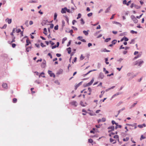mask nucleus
<instances>
[{
  "label": "nucleus",
  "instance_id": "1",
  "mask_svg": "<svg viewBox=\"0 0 146 146\" xmlns=\"http://www.w3.org/2000/svg\"><path fill=\"white\" fill-rule=\"evenodd\" d=\"M94 80V78H93L90 82L88 83L85 84H84V86L85 87H87L90 86L92 84V83L93 82Z\"/></svg>",
  "mask_w": 146,
  "mask_h": 146
},
{
  "label": "nucleus",
  "instance_id": "2",
  "mask_svg": "<svg viewBox=\"0 0 146 146\" xmlns=\"http://www.w3.org/2000/svg\"><path fill=\"white\" fill-rule=\"evenodd\" d=\"M131 19L134 22L136 23H137L138 22V20L136 19V18L134 15H131Z\"/></svg>",
  "mask_w": 146,
  "mask_h": 146
},
{
  "label": "nucleus",
  "instance_id": "3",
  "mask_svg": "<svg viewBox=\"0 0 146 146\" xmlns=\"http://www.w3.org/2000/svg\"><path fill=\"white\" fill-rule=\"evenodd\" d=\"M70 104L72 106H74L75 107H76L78 105L77 102L75 101H72L70 103Z\"/></svg>",
  "mask_w": 146,
  "mask_h": 146
},
{
  "label": "nucleus",
  "instance_id": "4",
  "mask_svg": "<svg viewBox=\"0 0 146 146\" xmlns=\"http://www.w3.org/2000/svg\"><path fill=\"white\" fill-rule=\"evenodd\" d=\"M144 62L143 60H140V61H137L135 62V65H136L138 64L139 66H141V64H142Z\"/></svg>",
  "mask_w": 146,
  "mask_h": 146
},
{
  "label": "nucleus",
  "instance_id": "5",
  "mask_svg": "<svg viewBox=\"0 0 146 146\" xmlns=\"http://www.w3.org/2000/svg\"><path fill=\"white\" fill-rule=\"evenodd\" d=\"M126 125H127V126H131L132 127H134V129H136L137 127V123H134L132 124L127 123V124H126Z\"/></svg>",
  "mask_w": 146,
  "mask_h": 146
},
{
  "label": "nucleus",
  "instance_id": "6",
  "mask_svg": "<svg viewBox=\"0 0 146 146\" xmlns=\"http://www.w3.org/2000/svg\"><path fill=\"white\" fill-rule=\"evenodd\" d=\"M48 73L51 77H53L54 78L55 77V75L54 73H52L51 71L48 70Z\"/></svg>",
  "mask_w": 146,
  "mask_h": 146
},
{
  "label": "nucleus",
  "instance_id": "7",
  "mask_svg": "<svg viewBox=\"0 0 146 146\" xmlns=\"http://www.w3.org/2000/svg\"><path fill=\"white\" fill-rule=\"evenodd\" d=\"M114 127L113 126H111L110 127H109L108 128V129H111V130H109L108 131V132L110 133L111 132V131H113L114 129Z\"/></svg>",
  "mask_w": 146,
  "mask_h": 146
},
{
  "label": "nucleus",
  "instance_id": "8",
  "mask_svg": "<svg viewBox=\"0 0 146 146\" xmlns=\"http://www.w3.org/2000/svg\"><path fill=\"white\" fill-rule=\"evenodd\" d=\"M48 22L47 20H45L43 21L41 24L42 26L44 25H46L48 24Z\"/></svg>",
  "mask_w": 146,
  "mask_h": 146
},
{
  "label": "nucleus",
  "instance_id": "9",
  "mask_svg": "<svg viewBox=\"0 0 146 146\" xmlns=\"http://www.w3.org/2000/svg\"><path fill=\"white\" fill-rule=\"evenodd\" d=\"M66 10H67V9L66 7L62 8L61 11V13L63 14L65 13H66Z\"/></svg>",
  "mask_w": 146,
  "mask_h": 146
},
{
  "label": "nucleus",
  "instance_id": "10",
  "mask_svg": "<svg viewBox=\"0 0 146 146\" xmlns=\"http://www.w3.org/2000/svg\"><path fill=\"white\" fill-rule=\"evenodd\" d=\"M80 104L82 106L85 107L87 105V104L86 102L84 103L83 102L81 101L80 102Z\"/></svg>",
  "mask_w": 146,
  "mask_h": 146
},
{
  "label": "nucleus",
  "instance_id": "11",
  "mask_svg": "<svg viewBox=\"0 0 146 146\" xmlns=\"http://www.w3.org/2000/svg\"><path fill=\"white\" fill-rule=\"evenodd\" d=\"M110 141L113 144H115L116 142V139H113L111 138H110Z\"/></svg>",
  "mask_w": 146,
  "mask_h": 146
},
{
  "label": "nucleus",
  "instance_id": "12",
  "mask_svg": "<svg viewBox=\"0 0 146 146\" xmlns=\"http://www.w3.org/2000/svg\"><path fill=\"white\" fill-rule=\"evenodd\" d=\"M111 123L113 125H114V124H115L116 125V126L115 127V128L116 129L118 128V123H116L115 121L113 120H112L111 121Z\"/></svg>",
  "mask_w": 146,
  "mask_h": 146
},
{
  "label": "nucleus",
  "instance_id": "13",
  "mask_svg": "<svg viewBox=\"0 0 146 146\" xmlns=\"http://www.w3.org/2000/svg\"><path fill=\"white\" fill-rule=\"evenodd\" d=\"M113 24H115L118 25H119V26L120 27H121L122 26L121 24H120L119 22H116L115 21H114L113 22Z\"/></svg>",
  "mask_w": 146,
  "mask_h": 146
},
{
  "label": "nucleus",
  "instance_id": "14",
  "mask_svg": "<svg viewBox=\"0 0 146 146\" xmlns=\"http://www.w3.org/2000/svg\"><path fill=\"white\" fill-rule=\"evenodd\" d=\"M2 86L4 88L7 89V85L6 83H3L2 85Z\"/></svg>",
  "mask_w": 146,
  "mask_h": 146
},
{
  "label": "nucleus",
  "instance_id": "15",
  "mask_svg": "<svg viewBox=\"0 0 146 146\" xmlns=\"http://www.w3.org/2000/svg\"><path fill=\"white\" fill-rule=\"evenodd\" d=\"M119 136L117 135H115L113 137V138L115 139L116 140L117 139L118 141H119Z\"/></svg>",
  "mask_w": 146,
  "mask_h": 146
},
{
  "label": "nucleus",
  "instance_id": "16",
  "mask_svg": "<svg viewBox=\"0 0 146 146\" xmlns=\"http://www.w3.org/2000/svg\"><path fill=\"white\" fill-rule=\"evenodd\" d=\"M26 46H28L29 44H30L31 43V42L28 39H27L26 40Z\"/></svg>",
  "mask_w": 146,
  "mask_h": 146
},
{
  "label": "nucleus",
  "instance_id": "17",
  "mask_svg": "<svg viewBox=\"0 0 146 146\" xmlns=\"http://www.w3.org/2000/svg\"><path fill=\"white\" fill-rule=\"evenodd\" d=\"M46 62L44 61V62H43L42 63L41 65V66L43 68H44L46 66Z\"/></svg>",
  "mask_w": 146,
  "mask_h": 146
},
{
  "label": "nucleus",
  "instance_id": "18",
  "mask_svg": "<svg viewBox=\"0 0 146 146\" xmlns=\"http://www.w3.org/2000/svg\"><path fill=\"white\" fill-rule=\"evenodd\" d=\"M31 46H29V47H26V51L27 52H29L30 50H31Z\"/></svg>",
  "mask_w": 146,
  "mask_h": 146
},
{
  "label": "nucleus",
  "instance_id": "19",
  "mask_svg": "<svg viewBox=\"0 0 146 146\" xmlns=\"http://www.w3.org/2000/svg\"><path fill=\"white\" fill-rule=\"evenodd\" d=\"M47 29H46V28H44V32H43V33L45 35H47Z\"/></svg>",
  "mask_w": 146,
  "mask_h": 146
},
{
  "label": "nucleus",
  "instance_id": "20",
  "mask_svg": "<svg viewBox=\"0 0 146 146\" xmlns=\"http://www.w3.org/2000/svg\"><path fill=\"white\" fill-rule=\"evenodd\" d=\"M81 84V82L79 83L78 84L76 85L75 86V89L76 90L77 89V88Z\"/></svg>",
  "mask_w": 146,
  "mask_h": 146
},
{
  "label": "nucleus",
  "instance_id": "21",
  "mask_svg": "<svg viewBox=\"0 0 146 146\" xmlns=\"http://www.w3.org/2000/svg\"><path fill=\"white\" fill-rule=\"evenodd\" d=\"M129 139V138L128 137H126L125 138H124L123 139V141H128Z\"/></svg>",
  "mask_w": 146,
  "mask_h": 146
},
{
  "label": "nucleus",
  "instance_id": "22",
  "mask_svg": "<svg viewBox=\"0 0 146 146\" xmlns=\"http://www.w3.org/2000/svg\"><path fill=\"white\" fill-rule=\"evenodd\" d=\"M67 50L68 52V53L69 54H70L71 52V48L70 47H69L67 49Z\"/></svg>",
  "mask_w": 146,
  "mask_h": 146
},
{
  "label": "nucleus",
  "instance_id": "23",
  "mask_svg": "<svg viewBox=\"0 0 146 146\" xmlns=\"http://www.w3.org/2000/svg\"><path fill=\"white\" fill-rule=\"evenodd\" d=\"M101 51L102 52H110V50H107L106 48H104V49H103V50H102Z\"/></svg>",
  "mask_w": 146,
  "mask_h": 146
},
{
  "label": "nucleus",
  "instance_id": "24",
  "mask_svg": "<svg viewBox=\"0 0 146 146\" xmlns=\"http://www.w3.org/2000/svg\"><path fill=\"white\" fill-rule=\"evenodd\" d=\"M7 20V21L8 22V23L9 24H10L11 23V21H12L11 19H6V21Z\"/></svg>",
  "mask_w": 146,
  "mask_h": 146
},
{
  "label": "nucleus",
  "instance_id": "25",
  "mask_svg": "<svg viewBox=\"0 0 146 146\" xmlns=\"http://www.w3.org/2000/svg\"><path fill=\"white\" fill-rule=\"evenodd\" d=\"M110 7H108L106 10L105 12L107 13L109 12V11L110 10Z\"/></svg>",
  "mask_w": 146,
  "mask_h": 146
},
{
  "label": "nucleus",
  "instance_id": "26",
  "mask_svg": "<svg viewBox=\"0 0 146 146\" xmlns=\"http://www.w3.org/2000/svg\"><path fill=\"white\" fill-rule=\"evenodd\" d=\"M17 100L16 98H14L13 99V103H15L17 102Z\"/></svg>",
  "mask_w": 146,
  "mask_h": 146
},
{
  "label": "nucleus",
  "instance_id": "27",
  "mask_svg": "<svg viewBox=\"0 0 146 146\" xmlns=\"http://www.w3.org/2000/svg\"><path fill=\"white\" fill-rule=\"evenodd\" d=\"M146 138L145 136H143V135L141 136V137L140 138V140H142L143 139H145Z\"/></svg>",
  "mask_w": 146,
  "mask_h": 146
},
{
  "label": "nucleus",
  "instance_id": "28",
  "mask_svg": "<svg viewBox=\"0 0 146 146\" xmlns=\"http://www.w3.org/2000/svg\"><path fill=\"white\" fill-rule=\"evenodd\" d=\"M130 33L132 34L135 33L136 34L137 33V31H135L133 30H131L130 31Z\"/></svg>",
  "mask_w": 146,
  "mask_h": 146
},
{
  "label": "nucleus",
  "instance_id": "29",
  "mask_svg": "<svg viewBox=\"0 0 146 146\" xmlns=\"http://www.w3.org/2000/svg\"><path fill=\"white\" fill-rule=\"evenodd\" d=\"M117 40H113L112 42V44H115L117 42Z\"/></svg>",
  "mask_w": 146,
  "mask_h": 146
},
{
  "label": "nucleus",
  "instance_id": "30",
  "mask_svg": "<svg viewBox=\"0 0 146 146\" xmlns=\"http://www.w3.org/2000/svg\"><path fill=\"white\" fill-rule=\"evenodd\" d=\"M93 141V140L91 139H89L88 140V142L90 143H92Z\"/></svg>",
  "mask_w": 146,
  "mask_h": 146
},
{
  "label": "nucleus",
  "instance_id": "31",
  "mask_svg": "<svg viewBox=\"0 0 146 146\" xmlns=\"http://www.w3.org/2000/svg\"><path fill=\"white\" fill-rule=\"evenodd\" d=\"M110 40H111L110 38H107L105 40V41L106 42H108V41H110Z\"/></svg>",
  "mask_w": 146,
  "mask_h": 146
},
{
  "label": "nucleus",
  "instance_id": "32",
  "mask_svg": "<svg viewBox=\"0 0 146 146\" xmlns=\"http://www.w3.org/2000/svg\"><path fill=\"white\" fill-rule=\"evenodd\" d=\"M140 55L138 54L136 56H135V57L134 58L133 60H135V59L138 58L139 57H140Z\"/></svg>",
  "mask_w": 146,
  "mask_h": 146
},
{
  "label": "nucleus",
  "instance_id": "33",
  "mask_svg": "<svg viewBox=\"0 0 146 146\" xmlns=\"http://www.w3.org/2000/svg\"><path fill=\"white\" fill-rule=\"evenodd\" d=\"M12 41L11 42V43H12L13 42H15V37H14V36H13L12 37Z\"/></svg>",
  "mask_w": 146,
  "mask_h": 146
},
{
  "label": "nucleus",
  "instance_id": "34",
  "mask_svg": "<svg viewBox=\"0 0 146 146\" xmlns=\"http://www.w3.org/2000/svg\"><path fill=\"white\" fill-rule=\"evenodd\" d=\"M83 33H84L86 35H87L88 34V32L85 31H83Z\"/></svg>",
  "mask_w": 146,
  "mask_h": 146
},
{
  "label": "nucleus",
  "instance_id": "35",
  "mask_svg": "<svg viewBox=\"0 0 146 146\" xmlns=\"http://www.w3.org/2000/svg\"><path fill=\"white\" fill-rule=\"evenodd\" d=\"M81 15L80 13H79L78 15V17L77 18V19H79V18H81Z\"/></svg>",
  "mask_w": 146,
  "mask_h": 146
},
{
  "label": "nucleus",
  "instance_id": "36",
  "mask_svg": "<svg viewBox=\"0 0 146 146\" xmlns=\"http://www.w3.org/2000/svg\"><path fill=\"white\" fill-rule=\"evenodd\" d=\"M134 7L136 9H139L140 8V7L136 5H135Z\"/></svg>",
  "mask_w": 146,
  "mask_h": 146
},
{
  "label": "nucleus",
  "instance_id": "37",
  "mask_svg": "<svg viewBox=\"0 0 146 146\" xmlns=\"http://www.w3.org/2000/svg\"><path fill=\"white\" fill-rule=\"evenodd\" d=\"M7 25L6 24H5L4 26L1 28V29H5L7 27Z\"/></svg>",
  "mask_w": 146,
  "mask_h": 146
},
{
  "label": "nucleus",
  "instance_id": "38",
  "mask_svg": "<svg viewBox=\"0 0 146 146\" xmlns=\"http://www.w3.org/2000/svg\"><path fill=\"white\" fill-rule=\"evenodd\" d=\"M84 58V57L83 56V55L81 54L80 58V59L81 60H82Z\"/></svg>",
  "mask_w": 146,
  "mask_h": 146
},
{
  "label": "nucleus",
  "instance_id": "39",
  "mask_svg": "<svg viewBox=\"0 0 146 146\" xmlns=\"http://www.w3.org/2000/svg\"><path fill=\"white\" fill-rule=\"evenodd\" d=\"M82 38H83L82 36H79L77 38L79 40L81 41L82 39Z\"/></svg>",
  "mask_w": 146,
  "mask_h": 146
},
{
  "label": "nucleus",
  "instance_id": "40",
  "mask_svg": "<svg viewBox=\"0 0 146 146\" xmlns=\"http://www.w3.org/2000/svg\"><path fill=\"white\" fill-rule=\"evenodd\" d=\"M124 40L125 41H127L128 40V39L127 37L124 36Z\"/></svg>",
  "mask_w": 146,
  "mask_h": 146
},
{
  "label": "nucleus",
  "instance_id": "41",
  "mask_svg": "<svg viewBox=\"0 0 146 146\" xmlns=\"http://www.w3.org/2000/svg\"><path fill=\"white\" fill-rule=\"evenodd\" d=\"M57 14L56 13H54V19L55 20L57 17Z\"/></svg>",
  "mask_w": 146,
  "mask_h": 146
},
{
  "label": "nucleus",
  "instance_id": "42",
  "mask_svg": "<svg viewBox=\"0 0 146 146\" xmlns=\"http://www.w3.org/2000/svg\"><path fill=\"white\" fill-rule=\"evenodd\" d=\"M95 70H93V71H95ZM92 71H93V70H91L89 71L87 73H86L85 74V76L87 75L88 74L90 73L91 72H92Z\"/></svg>",
  "mask_w": 146,
  "mask_h": 146
},
{
  "label": "nucleus",
  "instance_id": "43",
  "mask_svg": "<svg viewBox=\"0 0 146 146\" xmlns=\"http://www.w3.org/2000/svg\"><path fill=\"white\" fill-rule=\"evenodd\" d=\"M54 29L55 30H57L58 29V25H56L54 27Z\"/></svg>",
  "mask_w": 146,
  "mask_h": 146
},
{
  "label": "nucleus",
  "instance_id": "44",
  "mask_svg": "<svg viewBox=\"0 0 146 146\" xmlns=\"http://www.w3.org/2000/svg\"><path fill=\"white\" fill-rule=\"evenodd\" d=\"M16 32L17 33H18L21 32V30L20 29H18L16 30Z\"/></svg>",
  "mask_w": 146,
  "mask_h": 146
},
{
  "label": "nucleus",
  "instance_id": "45",
  "mask_svg": "<svg viewBox=\"0 0 146 146\" xmlns=\"http://www.w3.org/2000/svg\"><path fill=\"white\" fill-rule=\"evenodd\" d=\"M92 13H90L88 14V16L89 17H90L92 16Z\"/></svg>",
  "mask_w": 146,
  "mask_h": 146
},
{
  "label": "nucleus",
  "instance_id": "46",
  "mask_svg": "<svg viewBox=\"0 0 146 146\" xmlns=\"http://www.w3.org/2000/svg\"><path fill=\"white\" fill-rule=\"evenodd\" d=\"M143 14H141V15H139V16H137L136 17V18H137V19H140L142 16L143 15Z\"/></svg>",
  "mask_w": 146,
  "mask_h": 146
},
{
  "label": "nucleus",
  "instance_id": "47",
  "mask_svg": "<svg viewBox=\"0 0 146 146\" xmlns=\"http://www.w3.org/2000/svg\"><path fill=\"white\" fill-rule=\"evenodd\" d=\"M105 60H106V64H109V62H108V58H106L105 59Z\"/></svg>",
  "mask_w": 146,
  "mask_h": 146
},
{
  "label": "nucleus",
  "instance_id": "48",
  "mask_svg": "<svg viewBox=\"0 0 146 146\" xmlns=\"http://www.w3.org/2000/svg\"><path fill=\"white\" fill-rule=\"evenodd\" d=\"M138 127L139 128H142L143 127V125H138Z\"/></svg>",
  "mask_w": 146,
  "mask_h": 146
},
{
  "label": "nucleus",
  "instance_id": "49",
  "mask_svg": "<svg viewBox=\"0 0 146 146\" xmlns=\"http://www.w3.org/2000/svg\"><path fill=\"white\" fill-rule=\"evenodd\" d=\"M137 102L136 101L135 103H134L132 106V107H133L137 104Z\"/></svg>",
  "mask_w": 146,
  "mask_h": 146
},
{
  "label": "nucleus",
  "instance_id": "50",
  "mask_svg": "<svg viewBox=\"0 0 146 146\" xmlns=\"http://www.w3.org/2000/svg\"><path fill=\"white\" fill-rule=\"evenodd\" d=\"M69 33H71V35H72V33H73V30L72 29V30H70L69 32Z\"/></svg>",
  "mask_w": 146,
  "mask_h": 146
},
{
  "label": "nucleus",
  "instance_id": "51",
  "mask_svg": "<svg viewBox=\"0 0 146 146\" xmlns=\"http://www.w3.org/2000/svg\"><path fill=\"white\" fill-rule=\"evenodd\" d=\"M123 4H126L127 5V1L126 0H124L123 1Z\"/></svg>",
  "mask_w": 146,
  "mask_h": 146
},
{
  "label": "nucleus",
  "instance_id": "52",
  "mask_svg": "<svg viewBox=\"0 0 146 146\" xmlns=\"http://www.w3.org/2000/svg\"><path fill=\"white\" fill-rule=\"evenodd\" d=\"M37 1H31L29 2L30 3H36Z\"/></svg>",
  "mask_w": 146,
  "mask_h": 146
},
{
  "label": "nucleus",
  "instance_id": "53",
  "mask_svg": "<svg viewBox=\"0 0 146 146\" xmlns=\"http://www.w3.org/2000/svg\"><path fill=\"white\" fill-rule=\"evenodd\" d=\"M123 67V66H122L120 68H117V69L119 71H120L121 70V69Z\"/></svg>",
  "mask_w": 146,
  "mask_h": 146
},
{
  "label": "nucleus",
  "instance_id": "54",
  "mask_svg": "<svg viewBox=\"0 0 146 146\" xmlns=\"http://www.w3.org/2000/svg\"><path fill=\"white\" fill-rule=\"evenodd\" d=\"M49 42L52 45H53L54 44V43L51 41H50Z\"/></svg>",
  "mask_w": 146,
  "mask_h": 146
},
{
  "label": "nucleus",
  "instance_id": "55",
  "mask_svg": "<svg viewBox=\"0 0 146 146\" xmlns=\"http://www.w3.org/2000/svg\"><path fill=\"white\" fill-rule=\"evenodd\" d=\"M80 20L81 22V23H82V24H84V22L83 19H81Z\"/></svg>",
  "mask_w": 146,
  "mask_h": 146
},
{
  "label": "nucleus",
  "instance_id": "56",
  "mask_svg": "<svg viewBox=\"0 0 146 146\" xmlns=\"http://www.w3.org/2000/svg\"><path fill=\"white\" fill-rule=\"evenodd\" d=\"M28 21H27L25 22V25H26L27 26H28Z\"/></svg>",
  "mask_w": 146,
  "mask_h": 146
},
{
  "label": "nucleus",
  "instance_id": "57",
  "mask_svg": "<svg viewBox=\"0 0 146 146\" xmlns=\"http://www.w3.org/2000/svg\"><path fill=\"white\" fill-rule=\"evenodd\" d=\"M48 55L50 57V58L51 59L52 58V55L50 53H48Z\"/></svg>",
  "mask_w": 146,
  "mask_h": 146
},
{
  "label": "nucleus",
  "instance_id": "58",
  "mask_svg": "<svg viewBox=\"0 0 146 146\" xmlns=\"http://www.w3.org/2000/svg\"><path fill=\"white\" fill-rule=\"evenodd\" d=\"M40 45L42 47L45 46V45L42 42L41 43Z\"/></svg>",
  "mask_w": 146,
  "mask_h": 146
},
{
  "label": "nucleus",
  "instance_id": "59",
  "mask_svg": "<svg viewBox=\"0 0 146 146\" xmlns=\"http://www.w3.org/2000/svg\"><path fill=\"white\" fill-rule=\"evenodd\" d=\"M34 89V88H31V92H32V93H35V92H34L33 91V90Z\"/></svg>",
  "mask_w": 146,
  "mask_h": 146
},
{
  "label": "nucleus",
  "instance_id": "60",
  "mask_svg": "<svg viewBox=\"0 0 146 146\" xmlns=\"http://www.w3.org/2000/svg\"><path fill=\"white\" fill-rule=\"evenodd\" d=\"M12 47L13 48H14L16 46V44H15L13 43V44H12Z\"/></svg>",
  "mask_w": 146,
  "mask_h": 146
},
{
  "label": "nucleus",
  "instance_id": "61",
  "mask_svg": "<svg viewBox=\"0 0 146 146\" xmlns=\"http://www.w3.org/2000/svg\"><path fill=\"white\" fill-rule=\"evenodd\" d=\"M56 56L58 57H59L61 56V55L60 54L57 53L56 54Z\"/></svg>",
  "mask_w": 146,
  "mask_h": 146
},
{
  "label": "nucleus",
  "instance_id": "62",
  "mask_svg": "<svg viewBox=\"0 0 146 146\" xmlns=\"http://www.w3.org/2000/svg\"><path fill=\"white\" fill-rule=\"evenodd\" d=\"M54 25L53 24H51L50 25V27L51 29H52L53 28Z\"/></svg>",
  "mask_w": 146,
  "mask_h": 146
},
{
  "label": "nucleus",
  "instance_id": "63",
  "mask_svg": "<svg viewBox=\"0 0 146 146\" xmlns=\"http://www.w3.org/2000/svg\"><path fill=\"white\" fill-rule=\"evenodd\" d=\"M112 33L114 34H116L117 33V32L116 31H113Z\"/></svg>",
  "mask_w": 146,
  "mask_h": 146
},
{
  "label": "nucleus",
  "instance_id": "64",
  "mask_svg": "<svg viewBox=\"0 0 146 146\" xmlns=\"http://www.w3.org/2000/svg\"><path fill=\"white\" fill-rule=\"evenodd\" d=\"M101 28L100 26V25H98L96 27V29H100Z\"/></svg>",
  "mask_w": 146,
  "mask_h": 146
}]
</instances>
